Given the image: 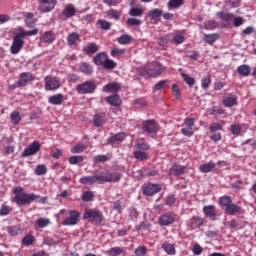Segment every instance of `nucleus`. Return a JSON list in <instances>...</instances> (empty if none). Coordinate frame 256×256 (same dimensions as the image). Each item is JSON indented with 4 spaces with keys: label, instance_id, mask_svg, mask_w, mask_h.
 Here are the masks:
<instances>
[{
    "label": "nucleus",
    "instance_id": "obj_62",
    "mask_svg": "<svg viewBox=\"0 0 256 256\" xmlns=\"http://www.w3.org/2000/svg\"><path fill=\"white\" fill-rule=\"evenodd\" d=\"M136 256H145L147 255V247L145 246H139L134 251Z\"/></svg>",
    "mask_w": 256,
    "mask_h": 256
},
{
    "label": "nucleus",
    "instance_id": "obj_43",
    "mask_svg": "<svg viewBox=\"0 0 256 256\" xmlns=\"http://www.w3.org/2000/svg\"><path fill=\"white\" fill-rule=\"evenodd\" d=\"M210 114L211 115H221L222 117H227V112H225V110H223L221 107L219 106H214L210 109Z\"/></svg>",
    "mask_w": 256,
    "mask_h": 256
},
{
    "label": "nucleus",
    "instance_id": "obj_54",
    "mask_svg": "<svg viewBox=\"0 0 256 256\" xmlns=\"http://www.w3.org/2000/svg\"><path fill=\"white\" fill-rule=\"evenodd\" d=\"M241 131V124H232L230 126V132L232 133V135L239 136L241 135Z\"/></svg>",
    "mask_w": 256,
    "mask_h": 256
},
{
    "label": "nucleus",
    "instance_id": "obj_8",
    "mask_svg": "<svg viewBox=\"0 0 256 256\" xmlns=\"http://www.w3.org/2000/svg\"><path fill=\"white\" fill-rule=\"evenodd\" d=\"M38 11L40 13H51L57 5V0H38Z\"/></svg>",
    "mask_w": 256,
    "mask_h": 256
},
{
    "label": "nucleus",
    "instance_id": "obj_50",
    "mask_svg": "<svg viewBox=\"0 0 256 256\" xmlns=\"http://www.w3.org/2000/svg\"><path fill=\"white\" fill-rule=\"evenodd\" d=\"M10 119H11L13 125H19V123H21V114H19L18 111H13L10 114Z\"/></svg>",
    "mask_w": 256,
    "mask_h": 256
},
{
    "label": "nucleus",
    "instance_id": "obj_23",
    "mask_svg": "<svg viewBox=\"0 0 256 256\" xmlns=\"http://www.w3.org/2000/svg\"><path fill=\"white\" fill-rule=\"evenodd\" d=\"M106 103L111 105L112 107H119L121 106V97L119 95L114 94L106 97Z\"/></svg>",
    "mask_w": 256,
    "mask_h": 256
},
{
    "label": "nucleus",
    "instance_id": "obj_18",
    "mask_svg": "<svg viewBox=\"0 0 256 256\" xmlns=\"http://www.w3.org/2000/svg\"><path fill=\"white\" fill-rule=\"evenodd\" d=\"M203 213L206 217H209L211 221H217V211L214 205H208L203 207Z\"/></svg>",
    "mask_w": 256,
    "mask_h": 256
},
{
    "label": "nucleus",
    "instance_id": "obj_32",
    "mask_svg": "<svg viewBox=\"0 0 256 256\" xmlns=\"http://www.w3.org/2000/svg\"><path fill=\"white\" fill-rule=\"evenodd\" d=\"M116 41L119 43V45H129L131 41H133V37L129 34H123L116 38Z\"/></svg>",
    "mask_w": 256,
    "mask_h": 256
},
{
    "label": "nucleus",
    "instance_id": "obj_14",
    "mask_svg": "<svg viewBox=\"0 0 256 256\" xmlns=\"http://www.w3.org/2000/svg\"><path fill=\"white\" fill-rule=\"evenodd\" d=\"M75 15H77V8H75L73 4H67L62 11V17L71 19V17H75Z\"/></svg>",
    "mask_w": 256,
    "mask_h": 256
},
{
    "label": "nucleus",
    "instance_id": "obj_47",
    "mask_svg": "<svg viewBox=\"0 0 256 256\" xmlns=\"http://www.w3.org/2000/svg\"><path fill=\"white\" fill-rule=\"evenodd\" d=\"M162 249H164V251H165V253H167V255H175V253H176L175 246H173V244L163 243Z\"/></svg>",
    "mask_w": 256,
    "mask_h": 256
},
{
    "label": "nucleus",
    "instance_id": "obj_48",
    "mask_svg": "<svg viewBox=\"0 0 256 256\" xmlns=\"http://www.w3.org/2000/svg\"><path fill=\"white\" fill-rule=\"evenodd\" d=\"M35 175L41 176L47 174V165L45 164H39L36 166L34 170Z\"/></svg>",
    "mask_w": 256,
    "mask_h": 256
},
{
    "label": "nucleus",
    "instance_id": "obj_40",
    "mask_svg": "<svg viewBox=\"0 0 256 256\" xmlns=\"http://www.w3.org/2000/svg\"><path fill=\"white\" fill-rule=\"evenodd\" d=\"M106 15L109 17V19H115V21H119L121 19V11L110 9L106 12Z\"/></svg>",
    "mask_w": 256,
    "mask_h": 256
},
{
    "label": "nucleus",
    "instance_id": "obj_37",
    "mask_svg": "<svg viewBox=\"0 0 256 256\" xmlns=\"http://www.w3.org/2000/svg\"><path fill=\"white\" fill-rule=\"evenodd\" d=\"M233 203L231 196H222L219 198L220 207H225L227 209Z\"/></svg>",
    "mask_w": 256,
    "mask_h": 256
},
{
    "label": "nucleus",
    "instance_id": "obj_35",
    "mask_svg": "<svg viewBox=\"0 0 256 256\" xmlns=\"http://www.w3.org/2000/svg\"><path fill=\"white\" fill-rule=\"evenodd\" d=\"M123 253H125V249H123L122 247H112L106 251V255L109 256H119L123 255Z\"/></svg>",
    "mask_w": 256,
    "mask_h": 256
},
{
    "label": "nucleus",
    "instance_id": "obj_38",
    "mask_svg": "<svg viewBox=\"0 0 256 256\" xmlns=\"http://www.w3.org/2000/svg\"><path fill=\"white\" fill-rule=\"evenodd\" d=\"M219 34L218 33H214V34H205L204 35V41L205 43H207L208 45H213V43H215V41H217L219 39Z\"/></svg>",
    "mask_w": 256,
    "mask_h": 256
},
{
    "label": "nucleus",
    "instance_id": "obj_3",
    "mask_svg": "<svg viewBox=\"0 0 256 256\" xmlns=\"http://www.w3.org/2000/svg\"><path fill=\"white\" fill-rule=\"evenodd\" d=\"M39 33L38 29H33L30 31H26L22 27L18 28V32L14 34L12 37V44L10 46V53L12 55H17L20 53L21 49L25 46V38L33 37V35H37Z\"/></svg>",
    "mask_w": 256,
    "mask_h": 256
},
{
    "label": "nucleus",
    "instance_id": "obj_31",
    "mask_svg": "<svg viewBox=\"0 0 256 256\" xmlns=\"http://www.w3.org/2000/svg\"><path fill=\"white\" fill-rule=\"evenodd\" d=\"M79 69L84 75H92L93 74V66L87 62L80 63Z\"/></svg>",
    "mask_w": 256,
    "mask_h": 256
},
{
    "label": "nucleus",
    "instance_id": "obj_6",
    "mask_svg": "<svg viewBox=\"0 0 256 256\" xmlns=\"http://www.w3.org/2000/svg\"><path fill=\"white\" fill-rule=\"evenodd\" d=\"M68 214V217L63 220L62 225L66 227H73L77 225V223H79V219L81 218V213H79L77 210H69Z\"/></svg>",
    "mask_w": 256,
    "mask_h": 256
},
{
    "label": "nucleus",
    "instance_id": "obj_64",
    "mask_svg": "<svg viewBox=\"0 0 256 256\" xmlns=\"http://www.w3.org/2000/svg\"><path fill=\"white\" fill-rule=\"evenodd\" d=\"M136 147L137 149H141L142 151H148L149 149V145L143 140H138L136 142Z\"/></svg>",
    "mask_w": 256,
    "mask_h": 256
},
{
    "label": "nucleus",
    "instance_id": "obj_15",
    "mask_svg": "<svg viewBox=\"0 0 256 256\" xmlns=\"http://www.w3.org/2000/svg\"><path fill=\"white\" fill-rule=\"evenodd\" d=\"M126 137L127 134L125 132L116 133L115 135L108 138V143L109 145H117L119 143H123Z\"/></svg>",
    "mask_w": 256,
    "mask_h": 256
},
{
    "label": "nucleus",
    "instance_id": "obj_52",
    "mask_svg": "<svg viewBox=\"0 0 256 256\" xmlns=\"http://www.w3.org/2000/svg\"><path fill=\"white\" fill-rule=\"evenodd\" d=\"M55 37H53V33L50 31L45 32L44 35L41 37V41L44 43H53Z\"/></svg>",
    "mask_w": 256,
    "mask_h": 256
},
{
    "label": "nucleus",
    "instance_id": "obj_53",
    "mask_svg": "<svg viewBox=\"0 0 256 256\" xmlns=\"http://www.w3.org/2000/svg\"><path fill=\"white\" fill-rule=\"evenodd\" d=\"M171 42V34H167L159 39V45L161 47H165L166 45H169Z\"/></svg>",
    "mask_w": 256,
    "mask_h": 256
},
{
    "label": "nucleus",
    "instance_id": "obj_12",
    "mask_svg": "<svg viewBox=\"0 0 256 256\" xmlns=\"http://www.w3.org/2000/svg\"><path fill=\"white\" fill-rule=\"evenodd\" d=\"M158 221L163 227H169V225H173V223H175V214L167 212L161 215Z\"/></svg>",
    "mask_w": 256,
    "mask_h": 256
},
{
    "label": "nucleus",
    "instance_id": "obj_42",
    "mask_svg": "<svg viewBox=\"0 0 256 256\" xmlns=\"http://www.w3.org/2000/svg\"><path fill=\"white\" fill-rule=\"evenodd\" d=\"M182 5H183V0H169L167 7L169 11H171V9H179V7H181Z\"/></svg>",
    "mask_w": 256,
    "mask_h": 256
},
{
    "label": "nucleus",
    "instance_id": "obj_2",
    "mask_svg": "<svg viewBox=\"0 0 256 256\" xmlns=\"http://www.w3.org/2000/svg\"><path fill=\"white\" fill-rule=\"evenodd\" d=\"M121 179V174L119 173H107V174H97L92 176H83L79 179V183L82 185H104V183H113Z\"/></svg>",
    "mask_w": 256,
    "mask_h": 256
},
{
    "label": "nucleus",
    "instance_id": "obj_55",
    "mask_svg": "<svg viewBox=\"0 0 256 256\" xmlns=\"http://www.w3.org/2000/svg\"><path fill=\"white\" fill-rule=\"evenodd\" d=\"M181 76H182L183 80L185 81V83H187V85H189V87H193V85H195V78H193L185 73H182Z\"/></svg>",
    "mask_w": 256,
    "mask_h": 256
},
{
    "label": "nucleus",
    "instance_id": "obj_34",
    "mask_svg": "<svg viewBox=\"0 0 256 256\" xmlns=\"http://www.w3.org/2000/svg\"><path fill=\"white\" fill-rule=\"evenodd\" d=\"M94 163H107L111 161V154H101L93 157Z\"/></svg>",
    "mask_w": 256,
    "mask_h": 256
},
{
    "label": "nucleus",
    "instance_id": "obj_36",
    "mask_svg": "<svg viewBox=\"0 0 256 256\" xmlns=\"http://www.w3.org/2000/svg\"><path fill=\"white\" fill-rule=\"evenodd\" d=\"M50 224L51 220L49 218H39L35 222V227H38V229H45V227Z\"/></svg>",
    "mask_w": 256,
    "mask_h": 256
},
{
    "label": "nucleus",
    "instance_id": "obj_5",
    "mask_svg": "<svg viewBox=\"0 0 256 256\" xmlns=\"http://www.w3.org/2000/svg\"><path fill=\"white\" fill-rule=\"evenodd\" d=\"M83 219H90L93 225H100V223H103V214L97 209H86Z\"/></svg>",
    "mask_w": 256,
    "mask_h": 256
},
{
    "label": "nucleus",
    "instance_id": "obj_51",
    "mask_svg": "<svg viewBox=\"0 0 256 256\" xmlns=\"http://www.w3.org/2000/svg\"><path fill=\"white\" fill-rule=\"evenodd\" d=\"M128 15H130V17H141L143 15V9L133 7L129 10Z\"/></svg>",
    "mask_w": 256,
    "mask_h": 256
},
{
    "label": "nucleus",
    "instance_id": "obj_22",
    "mask_svg": "<svg viewBox=\"0 0 256 256\" xmlns=\"http://www.w3.org/2000/svg\"><path fill=\"white\" fill-rule=\"evenodd\" d=\"M143 129L146 133H155L157 131V123L155 120H148L144 122Z\"/></svg>",
    "mask_w": 256,
    "mask_h": 256
},
{
    "label": "nucleus",
    "instance_id": "obj_11",
    "mask_svg": "<svg viewBox=\"0 0 256 256\" xmlns=\"http://www.w3.org/2000/svg\"><path fill=\"white\" fill-rule=\"evenodd\" d=\"M160 191H161V185L159 184L149 183L143 186V193L144 195H147V197H151L156 193H159Z\"/></svg>",
    "mask_w": 256,
    "mask_h": 256
},
{
    "label": "nucleus",
    "instance_id": "obj_59",
    "mask_svg": "<svg viewBox=\"0 0 256 256\" xmlns=\"http://www.w3.org/2000/svg\"><path fill=\"white\" fill-rule=\"evenodd\" d=\"M87 149L85 144H77L76 146L71 148V153H83Z\"/></svg>",
    "mask_w": 256,
    "mask_h": 256
},
{
    "label": "nucleus",
    "instance_id": "obj_4",
    "mask_svg": "<svg viewBox=\"0 0 256 256\" xmlns=\"http://www.w3.org/2000/svg\"><path fill=\"white\" fill-rule=\"evenodd\" d=\"M97 89V82L94 80H87L76 86V91L78 95H91L95 93Z\"/></svg>",
    "mask_w": 256,
    "mask_h": 256
},
{
    "label": "nucleus",
    "instance_id": "obj_24",
    "mask_svg": "<svg viewBox=\"0 0 256 256\" xmlns=\"http://www.w3.org/2000/svg\"><path fill=\"white\" fill-rule=\"evenodd\" d=\"M163 15V10L161 9H152L148 12V17L153 21V23H158L159 22V17Z\"/></svg>",
    "mask_w": 256,
    "mask_h": 256
},
{
    "label": "nucleus",
    "instance_id": "obj_44",
    "mask_svg": "<svg viewBox=\"0 0 256 256\" xmlns=\"http://www.w3.org/2000/svg\"><path fill=\"white\" fill-rule=\"evenodd\" d=\"M219 27V24L215 20H209L204 24V29L207 31H215Z\"/></svg>",
    "mask_w": 256,
    "mask_h": 256
},
{
    "label": "nucleus",
    "instance_id": "obj_27",
    "mask_svg": "<svg viewBox=\"0 0 256 256\" xmlns=\"http://www.w3.org/2000/svg\"><path fill=\"white\" fill-rule=\"evenodd\" d=\"M237 73H239L241 77H249V75H251V66L242 64L237 67Z\"/></svg>",
    "mask_w": 256,
    "mask_h": 256
},
{
    "label": "nucleus",
    "instance_id": "obj_9",
    "mask_svg": "<svg viewBox=\"0 0 256 256\" xmlns=\"http://www.w3.org/2000/svg\"><path fill=\"white\" fill-rule=\"evenodd\" d=\"M144 71V75L146 77H159V75L165 71V67L159 63H156L151 67H145Z\"/></svg>",
    "mask_w": 256,
    "mask_h": 256
},
{
    "label": "nucleus",
    "instance_id": "obj_1",
    "mask_svg": "<svg viewBox=\"0 0 256 256\" xmlns=\"http://www.w3.org/2000/svg\"><path fill=\"white\" fill-rule=\"evenodd\" d=\"M14 193V203L18 205V207H23V205H31V203H46L47 197H41L40 195L30 193L27 194L23 191V187H16L13 190Z\"/></svg>",
    "mask_w": 256,
    "mask_h": 256
},
{
    "label": "nucleus",
    "instance_id": "obj_17",
    "mask_svg": "<svg viewBox=\"0 0 256 256\" xmlns=\"http://www.w3.org/2000/svg\"><path fill=\"white\" fill-rule=\"evenodd\" d=\"M203 225V218L199 216H193L187 221V227L190 229H199Z\"/></svg>",
    "mask_w": 256,
    "mask_h": 256
},
{
    "label": "nucleus",
    "instance_id": "obj_19",
    "mask_svg": "<svg viewBox=\"0 0 256 256\" xmlns=\"http://www.w3.org/2000/svg\"><path fill=\"white\" fill-rule=\"evenodd\" d=\"M121 90V84L117 82H111L103 86L102 91L104 93H117V91Z\"/></svg>",
    "mask_w": 256,
    "mask_h": 256
},
{
    "label": "nucleus",
    "instance_id": "obj_7",
    "mask_svg": "<svg viewBox=\"0 0 256 256\" xmlns=\"http://www.w3.org/2000/svg\"><path fill=\"white\" fill-rule=\"evenodd\" d=\"M44 82L46 91H57L61 87V80L54 76H45Z\"/></svg>",
    "mask_w": 256,
    "mask_h": 256
},
{
    "label": "nucleus",
    "instance_id": "obj_46",
    "mask_svg": "<svg viewBox=\"0 0 256 256\" xmlns=\"http://www.w3.org/2000/svg\"><path fill=\"white\" fill-rule=\"evenodd\" d=\"M142 24H143V22L137 18H128L126 20V25L128 27H140V25H142Z\"/></svg>",
    "mask_w": 256,
    "mask_h": 256
},
{
    "label": "nucleus",
    "instance_id": "obj_29",
    "mask_svg": "<svg viewBox=\"0 0 256 256\" xmlns=\"http://www.w3.org/2000/svg\"><path fill=\"white\" fill-rule=\"evenodd\" d=\"M185 169H186L185 166H182V165H179V164H174L170 168L169 173L171 175H175V176L183 175V173H185Z\"/></svg>",
    "mask_w": 256,
    "mask_h": 256
},
{
    "label": "nucleus",
    "instance_id": "obj_20",
    "mask_svg": "<svg viewBox=\"0 0 256 256\" xmlns=\"http://www.w3.org/2000/svg\"><path fill=\"white\" fill-rule=\"evenodd\" d=\"M64 101H65V95L61 93L52 95L48 98V103H50V105H63Z\"/></svg>",
    "mask_w": 256,
    "mask_h": 256
},
{
    "label": "nucleus",
    "instance_id": "obj_63",
    "mask_svg": "<svg viewBox=\"0 0 256 256\" xmlns=\"http://www.w3.org/2000/svg\"><path fill=\"white\" fill-rule=\"evenodd\" d=\"M209 85H211V77L207 76L201 79V87L202 89H209Z\"/></svg>",
    "mask_w": 256,
    "mask_h": 256
},
{
    "label": "nucleus",
    "instance_id": "obj_39",
    "mask_svg": "<svg viewBox=\"0 0 256 256\" xmlns=\"http://www.w3.org/2000/svg\"><path fill=\"white\" fill-rule=\"evenodd\" d=\"M79 39H80V36H79V33H77V32L68 34V37H67L68 45L70 47H73V45H75V43H77V41H79Z\"/></svg>",
    "mask_w": 256,
    "mask_h": 256
},
{
    "label": "nucleus",
    "instance_id": "obj_56",
    "mask_svg": "<svg viewBox=\"0 0 256 256\" xmlns=\"http://www.w3.org/2000/svg\"><path fill=\"white\" fill-rule=\"evenodd\" d=\"M102 67H104V69H115L117 67V63L109 58H106Z\"/></svg>",
    "mask_w": 256,
    "mask_h": 256
},
{
    "label": "nucleus",
    "instance_id": "obj_16",
    "mask_svg": "<svg viewBox=\"0 0 256 256\" xmlns=\"http://www.w3.org/2000/svg\"><path fill=\"white\" fill-rule=\"evenodd\" d=\"M243 213V208L237 204H231L227 208H225V215L235 216L241 215Z\"/></svg>",
    "mask_w": 256,
    "mask_h": 256
},
{
    "label": "nucleus",
    "instance_id": "obj_30",
    "mask_svg": "<svg viewBox=\"0 0 256 256\" xmlns=\"http://www.w3.org/2000/svg\"><path fill=\"white\" fill-rule=\"evenodd\" d=\"M105 61H107V54L105 52H100L93 57V63L95 65L103 66Z\"/></svg>",
    "mask_w": 256,
    "mask_h": 256
},
{
    "label": "nucleus",
    "instance_id": "obj_57",
    "mask_svg": "<svg viewBox=\"0 0 256 256\" xmlns=\"http://www.w3.org/2000/svg\"><path fill=\"white\" fill-rule=\"evenodd\" d=\"M7 233L10 234L11 237H15L19 235V231H21L17 226H9L5 228Z\"/></svg>",
    "mask_w": 256,
    "mask_h": 256
},
{
    "label": "nucleus",
    "instance_id": "obj_25",
    "mask_svg": "<svg viewBox=\"0 0 256 256\" xmlns=\"http://www.w3.org/2000/svg\"><path fill=\"white\" fill-rule=\"evenodd\" d=\"M171 42L175 43V45H182V43H185V35L183 32L171 34Z\"/></svg>",
    "mask_w": 256,
    "mask_h": 256
},
{
    "label": "nucleus",
    "instance_id": "obj_26",
    "mask_svg": "<svg viewBox=\"0 0 256 256\" xmlns=\"http://www.w3.org/2000/svg\"><path fill=\"white\" fill-rule=\"evenodd\" d=\"M83 51L86 53V55H95V53L99 51V45L91 42L83 48Z\"/></svg>",
    "mask_w": 256,
    "mask_h": 256
},
{
    "label": "nucleus",
    "instance_id": "obj_58",
    "mask_svg": "<svg viewBox=\"0 0 256 256\" xmlns=\"http://www.w3.org/2000/svg\"><path fill=\"white\" fill-rule=\"evenodd\" d=\"M85 157L83 156H71L69 158L70 165H77V163H83Z\"/></svg>",
    "mask_w": 256,
    "mask_h": 256
},
{
    "label": "nucleus",
    "instance_id": "obj_61",
    "mask_svg": "<svg viewBox=\"0 0 256 256\" xmlns=\"http://www.w3.org/2000/svg\"><path fill=\"white\" fill-rule=\"evenodd\" d=\"M121 55H125V48H113L111 50V56L112 57H121Z\"/></svg>",
    "mask_w": 256,
    "mask_h": 256
},
{
    "label": "nucleus",
    "instance_id": "obj_21",
    "mask_svg": "<svg viewBox=\"0 0 256 256\" xmlns=\"http://www.w3.org/2000/svg\"><path fill=\"white\" fill-rule=\"evenodd\" d=\"M237 99V95L230 94L223 99L222 103L224 107H235L237 105Z\"/></svg>",
    "mask_w": 256,
    "mask_h": 256
},
{
    "label": "nucleus",
    "instance_id": "obj_60",
    "mask_svg": "<svg viewBox=\"0 0 256 256\" xmlns=\"http://www.w3.org/2000/svg\"><path fill=\"white\" fill-rule=\"evenodd\" d=\"M94 125L95 127H103L105 125V119L99 116V114L94 115Z\"/></svg>",
    "mask_w": 256,
    "mask_h": 256
},
{
    "label": "nucleus",
    "instance_id": "obj_49",
    "mask_svg": "<svg viewBox=\"0 0 256 256\" xmlns=\"http://www.w3.org/2000/svg\"><path fill=\"white\" fill-rule=\"evenodd\" d=\"M35 243V237L33 235H26L22 238V245L29 247Z\"/></svg>",
    "mask_w": 256,
    "mask_h": 256
},
{
    "label": "nucleus",
    "instance_id": "obj_13",
    "mask_svg": "<svg viewBox=\"0 0 256 256\" xmlns=\"http://www.w3.org/2000/svg\"><path fill=\"white\" fill-rule=\"evenodd\" d=\"M30 81H33V74L23 72L20 74V79L15 83L14 87H27Z\"/></svg>",
    "mask_w": 256,
    "mask_h": 256
},
{
    "label": "nucleus",
    "instance_id": "obj_28",
    "mask_svg": "<svg viewBox=\"0 0 256 256\" xmlns=\"http://www.w3.org/2000/svg\"><path fill=\"white\" fill-rule=\"evenodd\" d=\"M217 164H215L213 161H209L208 163L202 164L199 166L200 173H211L213 169H215Z\"/></svg>",
    "mask_w": 256,
    "mask_h": 256
},
{
    "label": "nucleus",
    "instance_id": "obj_41",
    "mask_svg": "<svg viewBox=\"0 0 256 256\" xmlns=\"http://www.w3.org/2000/svg\"><path fill=\"white\" fill-rule=\"evenodd\" d=\"M81 199L85 203H89V201H93V199H95V194L93 191H84L81 195Z\"/></svg>",
    "mask_w": 256,
    "mask_h": 256
},
{
    "label": "nucleus",
    "instance_id": "obj_45",
    "mask_svg": "<svg viewBox=\"0 0 256 256\" xmlns=\"http://www.w3.org/2000/svg\"><path fill=\"white\" fill-rule=\"evenodd\" d=\"M135 159H138V161H145L149 159V154H147L144 151L138 150L133 153Z\"/></svg>",
    "mask_w": 256,
    "mask_h": 256
},
{
    "label": "nucleus",
    "instance_id": "obj_10",
    "mask_svg": "<svg viewBox=\"0 0 256 256\" xmlns=\"http://www.w3.org/2000/svg\"><path fill=\"white\" fill-rule=\"evenodd\" d=\"M41 150V144L37 141H34L28 148H25L21 154V157H31L37 155Z\"/></svg>",
    "mask_w": 256,
    "mask_h": 256
},
{
    "label": "nucleus",
    "instance_id": "obj_33",
    "mask_svg": "<svg viewBox=\"0 0 256 256\" xmlns=\"http://www.w3.org/2000/svg\"><path fill=\"white\" fill-rule=\"evenodd\" d=\"M216 17L221 19V21H231L235 15L233 13L219 11L216 13Z\"/></svg>",
    "mask_w": 256,
    "mask_h": 256
}]
</instances>
